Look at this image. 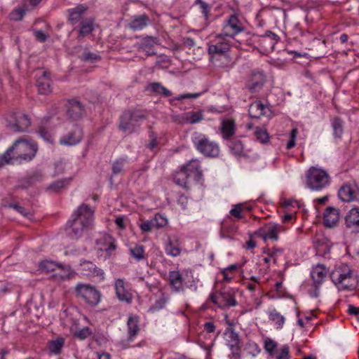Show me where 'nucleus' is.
<instances>
[{
  "label": "nucleus",
  "instance_id": "f3484780",
  "mask_svg": "<svg viewBox=\"0 0 359 359\" xmlns=\"http://www.w3.org/2000/svg\"><path fill=\"white\" fill-rule=\"evenodd\" d=\"M346 227L351 232H359V208H351L345 216Z\"/></svg>",
  "mask_w": 359,
  "mask_h": 359
},
{
  "label": "nucleus",
  "instance_id": "f257e3e1",
  "mask_svg": "<svg viewBox=\"0 0 359 359\" xmlns=\"http://www.w3.org/2000/svg\"><path fill=\"white\" fill-rule=\"evenodd\" d=\"M93 211L86 204L81 205L72 215L67 223L66 231L69 236L79 238L91 224Z\"/></svg>",
  "mask_w": 359,
  "mask_h": 359
},
{
  "label": "nucleus",
  "instance_id": "09e8293b",
  "mask_svg": "<svg viewBox=\"0 0 359 359\" xmlns=\"http://www.w3.org/2000/svg\"><path fill=\"white\" fill-rule=\"evenodd\" d=\"M154 226L155 228L159 229L164 227L168 224V219L165 217L163 216L160 214H156L155 216L151 219Z\"/></svg>",
  "mask_w": 359,
  "mask_h": 359
},
{
  "label": "nucleus",
  "instance_id": "338daca9",
  "mask_svg": "<svg viewBox=\"0 0 359 359\" xmlns=\"http://www.w3.org/2000/svg\"><path fill=\"white\" fill-rule=\"evenodd\" d=\"M40 136L43 138L46 141H50L51 136L50 133L43 128H40L39 130Z\"/></svg>",
  "mask_w": 359,
  "mask_h": 359
},
{
  "label": "nucleus",
  "instance_id": "c9c22d12",
  "mask_svg": "<svg viewBox=\"0 0 359 359\" xmlns=\"http://www.w3.org/2000/svg\"><path fill=\"white\" fill-rule=\"evenodd\" d=\"M169 280L170 285L176 292H179L183 288L182 276L180 271H173L169 273Z\"/></svg>",
  "mask_w": 359,
  "mask_h": 359
},
{
  "label": "nucleus",
  "instance_id": "423d86ee",
  "mask_svg": "<svg viewBox=\"0 0 359 359\" xmlns=\"http://www.w3.org/2000/svg\"><path fill=\"white\" fill-rule=\"evenodd\" d=\"M32 123L29 116L21 111H13L6 117V126L15 132H26Z\"/></svg>",
  "mask_w": 359,
  "mask_h": 359
},
{
  "label": "nucleus",
  "instance_id": "c03bdc74",
  "mask_svg": "<svg viewBox=\"0 0 359 359\" xmlns=\"http://www.w3.org/2000/svg\"><path fill=\"white\" fill-rule=\"evenodd\" d=\"M63 346L64 339L62 338H57L56 340L50 342L49 350L54 354H59Z\"/></svg>",
  "mask_w": 359,
  "mask_h": 359
},
{
  "label": "nucleus",
  "instance_id": "4c0bfd02",
  "mask_svg": "<svg viewBox=\"0 0 359 359\" xmlns=\"http://www.w3.org/2000/svg\"><path fill=\"white\" fill-rule=\"evenodd\" d=\"M280 226L276 224H269L266 227V240L271 239L277 241L278 238V233L280 231Z\"/></svg>",
  "mask_w": 359,
  "mask_h": 359
},
{
  "label": "nucleus",
  "instance_id": "6e6552de",
  "mask_svg": "<svg viewBox=\"0 0 359 359\" xmlns=\"http://www.w3.org/2000/svg\"><path fill=\"white\" fill-rule=\"evenodd\" d=\"M196 149L205 156L216 157L219 154V147L215 142L210 141L205 135L199 134L193 139Z\"/></svg>",
  "mask_w": 359,
  "mask_h": 359
},
{
  "label": "nucleus",
  "instance_id": "39448f33",
  "mask_svg": "<svg viewBox=\"0 0 359 359\" xmlns=\"http://www.w3.org/2000/svg\"><path fill=\"white\" fill-rule=\"evenodd\" d=\"M76 296L90 306H96L101 299V293L96 287L90 284L78 283L74 288Z\"/></svg>",
  "mask_w": 359,
  "mask_h": 359
},
{
  "label": "nucleus",
  "instance_id": "6ab92c4d",
  "mask_svg": "<svg viewBox=\"0 0 359 359\" xmlns=\"http://www.w3.org/2000/svg\"><path fill=\"white\" fill-rule=\"evenodd\" d=\"M352 271V269L348 264H341L337 267L330 274V278L334 284L338 286L342 283L344 279L348 277V275Z\"/></svg>",
  "mask_w": 359,
  "mask_h": 359
},
{
  "label": "nucleus",
  "instance_id": "49530a36",
  "mask_svg": "<svg viewBox=\"0 0 359 359\" xmlns=\"http://www.w3.org/2000/svg\"><path fill=\"white\" fill-rule=\"evenodd\" d=\"M243 205L241 203L236 204L231 209L229 213L231 216H233L235 219H232V222L238 220L243 218Z\"/></svg>",
  "mask_w": 359,
  "mask_h": 359
},
{
  "label": "nucleus",
  "instance_id": "de8ad7c7",
  "mask_svg": "<svg viewBox=\"0 0 359 359\" xmlns=\"http://www.w3.org/2000/svg\"><path fill=\"white\" fill-rule=\"evenodd\" d=\"M254 135L257 140L261 143H266L269 141V135L264 129L257 128L254 132Z\"/></svg>",
  "mask_w": 359,
  "mask_h": 359
},
{
  "label": "nucleus",
  "instance_id": "a211bd4d",
  "mask_svg": "<svg viewBox=\"0 0 359 359\" xmlns=\"http://www.w3.org/2000/svg\"><path fill=\"white\" fill-rule=\"evenodd\" d=\"M182 167L193 180L198 182L201 179L203 172L200 163L197 159L190 160L186 164L183 165Z\"/></svg>",
  "mask_w": 359,
  "mask_h": 359
},
{
  "label": "nucleus",
  "instance_id": "f704fd0d",
  "mask_svg": "<svg viewBox=\"0 0 359 359\" xmlns=\"http://www.w3.org/2000/svg\"><path fill=\"white\" fill-rule=\"evenodd\" d=\"M146 90L156 95H161L164 97H170L172 93L164 87L161 83L154 82L147 85Z\"/></svg>",
  "mask_w": 359,
  "mask_h": 359
},
{
  "label": "nucleus",
  "instance_id": "9d476101",
  "mask_svg": "<svg viewBox=\"0 0 359 359\" xmlns=\"http://www.w3.org/2000/svg\"><path fill=\"white\" fill-rule=\"evenodd\" d=\"M230 44L228 40L222 35H218L209 45L208 52L212 56L222 55L228 52Z\"/></svg>",
  "mask_w": 359,
  "mask_h": 359
},
{
  "label": "nucleus",
  "instance_id": "bf43d9fd",
  "mask_svg": "<svg viewBox=\"0 0 359 359\" xmlns=\"http://www.w3.org/2000/svg\"><path fill=\"white\" fill-rule=\"evenodd\" d=\"M297 135V129L293 128L290 133V140L287 142V146H286V148L287 149L292 148L295 145V139H296Z\"/></svg>",
  "mask_w": 359,
  "mask_h": 359
},
{
  "label": "nucleus",
  "instance_id": "680f3d73",
  "mask_svg": "<svg viewBox=\"0 0 359 359\" xmlns=\"http://www.w3.org/2000/svg\"><path fill=\"white\" fill-rule=\"evenodd\" d=\"M24 13L25 11L22 9L15 10L11 13V19L15 21L20 20L23 17Z\"/></svg>",
  "mask_w": 359,
  "mask_h": 359
},
{
  "label": "nucleus",
  "instance_id": "c85d7f7f",
  "mask_svg": "<svg viewBox=\"0 0 359 359\" xmlns=\"http://www.w3.org/2000/svg\"><path fill=\"white\" fill-rule=\"evenodd\" d=\"M327 275V271L323 265H317L311 271V277L313 280V284L316 290L323 283L324 278Z\"/></svg>",
  "mask_w": 359,
  "mask_h": 359
},
{
  "label": "nucleus",
  "instance_id": "ea45409f",
  "mask_svg": "<svg viewBox=\"0 0 359 359\" xmlns=\"http://www.w3.org/2000/svg\"><path fill=\"white\" fill-rule=\"evenodd\" d=\"M332 127L333 129V135L336 138H340L344 132L343 122L338 118L335 117L332 121Z\"/></svg>",
  "mask_w": 359,
  "mask_h": 359
},
{
  "label": "nucleus",
  "instance_id": "774afa93",
  "mask_svg": "<svg viewBox=\"0 0 359 359\" xmlns=\"http://www.w3.org/2000/svg\"><path fill=\"white\" fill-rule=\"evenodd\" d=\"M95 357L92 358V359H111V356L109 353L103 352V353H95Z\"/></svg>",
  "mask_w": 359,
  "mask_h": 359
},
{
  "label": "nucleus",
  "instance_id": "e433bc0d",
  "mask_svg": "<svg viewBox=\"0 0 359 359\" xmlns=\"http://www.w3.org/2000/svg\"><path fill=\"white\" fill-rule=\"evenodd\" d=\"M219 304L220 308H226L231 306H235L237 305V302L235 297L229 292H221L219 294Z\"/></svg>",
  "mask_w": 359,
  "mask_h": 359
},
{
  "label": "nucleus",
  "instance_id": "c756f323",
  "mask_svg": "<svg viewBox=\"0 0 359 359\" xmlns=\"http://www.w3.org/2000/svg\"><path fill=\"white\" fill-rule=\"evenodd\" d=\"M228 219H231V216H227L226 219L223 220L221 224L220 236L223 238H231L237 231V226Z\"/></svg>",
  "mask_w": 359,
  "mask_h": 359
},
{
  "label": "nucleus",
  "instance_id": "13d9d810",
  "mask_svg": "<svg viewBox=\"0 0 359 359\" xmlns=\"http://www.w3.org/2000/svg\"><path fill=\"white\" fill-rule=\"evenodd\" d=\"M140 228L143 232H149L155 228L151 219L143 222L140 224Z\"/></svg>",
  "mask_w": 359,
  "mask_h": 359
},
{
  "label": "nucleus",
  "instance_id": "473e14b6",
  "mask_svg": "<svg viewBox=\"0 0 359 359\" xmlns=\"http://www.w3.org/2000/svg\"><path fill=\"white\" fill-rule=\"evenodd\" d=\"M190 180H191V177L182 166L176 171L173 177V180L177 184L185 189L189 188Z\"/></svg>",
  "mask_w": 359,
  "mask_h": 359
},
{
  "label": "nucleus",
  "instance_id": "0e129e2a",
  "mask_svg": "<svg viewBox=\"0 0 359 359\" xmlns=\"http://www.w3.org/2000/svg\"><path fill=\"white\" fill-rule=\"evenodd\" d=\"M289 347L287 346H283L280 350L279 355L277 357V359H289Z\"/></svg>",
  "mask_w": 359,
  "mask_h": 359
},
{
  "label": "nucleus",
  "instance_id": "72a5a7b5",
  "mask_svg": "<svg viewBox=\"0 0 359 359\" xmlns=\"http://www.w3.org/2000/svg\"><path fill=\"white\" fill-rule=\"evenodd\" d=\"M149 22V19L146 15L135 16L129 24V27L133 31L141 30Z\"/></svg>",
  "mask_w": 359,
  "mask_h": 359
},
{
  "label": "nucleus",
  "instance_id": "7ed1b4c3",
  "mask_svg": "<svg viewBox=\"0 0 359 359\" xmlns=\"http://www.w3.org/2000/svg\"><path fill=\"white\" fill-rule=\"evenodd\" d=\"M239 37L240 39L238 41L240 43H243L248 46H252L257 42L259 48L266 53L273 51L275 45L280 39L277 34L271 31H266L263 35H255L249 32H244Z\"/></svg>",
  "mask_w": 359,
  "mask_h": 359
},
{
  "label": "nucleus",
  "instance_id": "a19ab883",
  "mask_svg": "<svg viewBox=\"0 0 359 359\" xmlns=\"http://www.w3.org/2000/svg\"><path fill=\"white\" fill-rule=\"evenodd\" d=\"M130 255L137 261H141L145 258L144 246L142 245H136L133 248H130Z\"/></svg>",
  "mask_w": 359,
  "mask_h": 359
},
{
  "label": "nucleus",
  "instance_id": "69168bd1",
  "mask_svg": "<svg viewBox=\"0 0 359 359\" xmlns=\"http://www.w3.org/2000/svg\"><path fill=\"white\" fill-rule=\"evenodd\" d=\"M203 327H204V329L205 330L208 332V333H212L215 331V325L214 324L213 322H211V321H209V322H206L204 325H203Z\"/></svg>",
  "mask_w": 359,
  "mask_h": 359
},
{
  "label": "nucleus",
  "instance_id": "7c9ffc66",
  "mask_svg": "<svg viewBox=\"0 0 359 359\" xmlns=\"http://www.w3.org/2000/svg\"><path fill=\"white\" fill-rule=\"evenodd\" d=\"M358 276L354 275L352 271L337 287L340 290H353L358 287Z\"/></svg>",
  "mask_w": 359,
  "mask_h": 359
},
{
  "label": "nucleus",
  "instance_id": "9b49d317",
  "mask_svg": "<svg viewBox=\"0 0 359 359\" xmlns=\"http://www.w3.org/2000/svg\"><path fill=\"white\" fill-rule=\"evenodd\" d=\"M244 29L243 24L236 15H231L223 27V34L226 36L234 38Z\"/></svg>",
  "mask_w": 359,
  "mask_h": 359
},
{
  "label": "nucleus",
  "instance_id": "f8f14e48",
  "mask_svg": "<svg viewBox=\"0 0 359 359\" xmlns=\"http://www.w3.org/2000/svg\"><path fill=\"white\" fill-rule=\"evenodd\" d=\"M79 270L83 276L96 277L100 280H103L104 278L103 271L97 268L95 264L90 261H81Z\"/></svg>",
  "mask_w": 359,
  "mask_h": 359
},
{
  "label": "nucleus",
  "instance_id": "cd10ccee",
  "mask_svg": "<svg viewBox=\"0 0 359 359\" xmlns=\"http://www.w3.org/2000/svg\"><path fill=\"white\" fill-rule=\"evenodd\" d=\"M116 293L120 301H125L130 303L132 300L131 294L125 288V283L123 279H118L115 282Z\"/></svg>",
  "mask_w": 359,
  "mask_h": 359
},
{
  "label": "nucleus",
  "instance_id": "5fc2aeb1",
  "mask_svg": "<svg viewBox=\"0 0 359 359\" xmlns=\"http://www.w3.org/2000/svg\"><path fill=\"white\" fill-rule=\"evenodd\" d=\"M276 346H277L276 342L274 341L273 340H272L271 339L266 338L264 340V349L270 355L273 353V351L276 349Z\"/></svg>",
  "mask_w": 359,
  "mask_h": 359
},
{
  "label": "nucleus",
  "instance_id": "4468645a",
  "mask_svg": "<svg viewBox=\"0 0 359 359\" xmlns=\"http://www.w3.org/2000/svg\"><path fill=\"white\" fill-rule=\"evenodd\" d=\"M98 250L111 255L116 249L115 239L109 234L104 233L96 240Z\"/></svg>",
  "mask_w": 359,
  "mask_h": 359
},
{
  "label": "nucleus",
  "instance_id": "bb28decb",
  "mask_svg": "<svg viewBox=\"0 0 359 359\" xmlns=\"http://www.w3.org/2000/svg\"><path fill=\"white\" fill-rule=\"evenodd\" d=\"M67 113L70 118L76 120L80 118L83 114V106L77 100H70L67 106Z\"/></svg>",
  "mask_w": 359,
  "mask_h": 359
},
{
  "label": "nucleus",
  "instance_id": "4be33fe9",
  "mask_svg": "<svg viewBox=\"0 0 359 359\" xmlns=\"http://www.w3.org/2000/svg\"><path fill=\"white\" fill-rule=\"evenodd\" d=\"M51 80L49 72L43 71L36 79V86L41 95H48L51 92Z\"/></svg>",
  "mask_w": 359,
  "mask_h": 359
},
{
  "label": "nucleus",
  "instance_id": "8fccbe9b",
  "mask_svg": "<svg viewBox=\"0 0 359 359\" xmlns=\"http://www.w3.org/2000/svg\"><path fill=\"white\" fill-rule=\"evenodd\" d=\"M230 148L232 153L235 155L238 156L244 155V146L241 141L236 140L232 142Z\"/></svg>",
  "mask_w": 359,
  "mask_h": 359
},
{
  "label": "nucleus",
  "instance_id": "58836bf2",
  "mask_svg": "<svg viewBox=\"0 0 359 359\" xmlns=\"http://www.w3.org/2000/svg\"><path fill=\"white\" fill-rule=\"evenodd\" d=\"M93 31V22L92 20H88L84 22H82L81 28L79 32V39H81L89 34H90Z\"/></svg>",
  "mask_w": 359,
  "mask_h": 359
},
{
  "label": "nucleus",
  "instance_id": "37998d69",
  "mask_svg": "<svg viewBox=\"0 0 359 359\" xmlns=\"http://www.w3.org/2000/svg\"><path fill=\"white\" fill-rule=\"evenodd\" d=\"M127 161L124 158L116 160L112 165V172L114 175H121L123 173L124 166Z\"/></svg>",
  "mask_w": 359,
  "mask_h": 359
},
{
  "label": "nucleus",
  "instance_id": "4d7b16f0",
  "mask_svg": "<svg viewBox=\"0 0 359 359\" xmlns=\"http://www.w3.org/2000/svg\"><path fill=\"white\" fill-rule=\"evenodd\" d=\"M81 59L83 61H94L100 59V56L96 53L85 50L81 55Z\"/></svg>",
  "mask_w": 359,
  "mask_h": 359
},
{
  "label": "nucleus",
  "instance_id": "603ef678",
  "mask_svg": "<svg viewBox=\"0 0 359 359\" xmlns=\"http://www.w3.org/2000/svg\"><path fill=\"white\" fill-rule=\"evenodd\" d=\"M8 207L15 209L26 218H30L32 216L31 211L20 206L18 203H9Z\"/></svg>",
  "mask_w": 359,
  "mask_h": 359
},
{
  "label": "nucleus",
  "instance_id": "e2e57ef3",
  "mask_svg": "<svg viewBox=\"0 0 359 359\" xmlns=\"http://www.w3.org/2000/svg\"><path fill=\"white\" fill-rule=\"evenodd\" d=\"M34 36L36 38V39L40 42H44L49 37V36L42 30L35 31Z\"/></svg>",
  "mask_w": 359,
  "mask_h": 359
},
{
  "label": "nucleus",
  "instance_id": "20e7f679",
  "mask_svg": "<svg viewBox=\"0 0 359 359\" xmlns=\"http://www.w3.org/2000/svg\"><path fill=\"white\" fill-rule=\"evenodd\" d=\"M330 182V177L326 170L316 167H311L306 172V185L313 191H319L327 187Z\"/></svg>",
  "mask_w": 359,
  "mask_h": 359
},
{
  "label": "nucleus",
  "instance_id": "3c124183",
  "mask_svg": "<svg viewBox=\"0 0 359 359\" xmlns=\"http://www.w3.org/2000/svg\"><path fill=\"white\" fill-rule=\"evenodd\" d=\"M69 183V179H62L57 180L49 185L48 189L53 191H58L61 189L66 187Z\"/></svg>",
  "mask_w": 359,
  "mask_h": 359
},
{
  "label": "nucleus",
  "instance_id": "412c9836",
  "mask_svg": "<svg viewBox=\"0 0 359 359\" xmlns=\"http://www.w3.org/2000/svg\"><path fill=\"white\" fill-rule=\"evenodd\" d=\"M39 268L42 271L50 272L55 271L56 269H60L64 271L65 274L62 276V278H69L70 275L71 269L69 266H63L61 264H57L52 261H43L39 264Z\"/></svg>",
  "mask_w": 359,
  "mask_h": 359
},
{
  "label": "nucleus",
  "instance_id": "f03ea898",
  "mask_svg": "<svg viewBox=\"0 0 359 359\" xmlns=\"http://www.w3.org/2000/svg\"><path fill=\"white\" fill-rule=\"evenodd\" d=\"M38 150L36 144L26 138H19L4 154V158L9 163L12 160L31 161Z\"/></svg>",
  "mask_w": 359,
  "mask_h": 359
},
{
  "label": "nucleus",
  "instance_id": "1a4fd4ad",
  "mask_svg": "<svg viewBox=\"0 0 359 359\" xmlns=\"http://www.w3.org/2000/svg\"><path fill=\"white\" fill-rule=\"evenodd\" d=\"M339 198L344 202L359 201V187L355 183L344 184L338 191Z\"/></svg>",
  "mask_w": 359,
  "mask_h": 359
},
{
  "label": "nucleus",
  "instance_id": "2f4dec72",
  "mask_svg": "<svg viewBox=\"0 0 359 359\" xmlns=\"http://www.w3.org/2000/svg\"><path fill=\"white\" fill-rule=\"evenodd\" d=\"M203 118V114L201 111H191L182 114L180 123L194 124L200 122Z\"/></svg>",
  "mask_w": 359,
  "mask_h": 359
},
{
  "label": "nucleus",
  "instance_id": "aec40b11",
  "mask_svg": "<svg viewBox=\"0 0 359 359\" xmlns=\"http://www.w3.org/2000/svg\"><path fill=\"white\" fill-rule=\"evenodd\" d=\"M165 251L167 255L177 257L181 253L180 239L177 236H168L165 245Z\"/></svg>",
  "mask_w": 359,
  "mask_h": 359
},
{
  "label": "nucleus",
  "instance_id": "a18cd8bd",
  "mask_svg": "<svg viewBox=\"0 0 359 359\" xmlns=\"http://www.w3.org/2000/svg\"><path fill=\"white\" fill-rule=\"evenodd\" d=\"M168 299V297L165 294H162L161 297L150 307L149 311L154 312L163 309L165 306Z\"/></svg>",
  "mask_w": 359,
  "mask_h": 359
},
{
  "label": "nucleus",
  "instance_id": "052dcab7",
  "mask_svg": "<svg viewBox=\"0 0 359 359\" xmlns=\"http://www.w3.org/2000/svg\"><path fill=\"white\" fill-rule=\"evenodd\" d=\"M201 93H186L183 95H180L176 97H175V100H182L184 99H196L198 98Z\"/></svg>",
  "mask_w": 359,
  "mask_h": 359
},
{
  "label": "nucleus",
  "instance_id": "79ce46f5",
  "mask_svg": "<svg viewBox=\"0 0 359 359\" xmlns=\"http://www.w3.org/2000/svg\"><path fill=\"white\" fill-rule=\"evenodd\" d=\"M269 318L270 320L275 323L278 328H282L285 323V318L283 316L276 310H273L269 312Z\"/></svg>",
  "mask_w": 359,
  "mask_h": 359
},
{
  "label": "nucleus",
  "instance_id": "dca6fc26",
  "mask_svg": "<svg viewBox=\"0 0 359 359\" xmlns=\"http://www.w3.org/2000/svg\"><path fill=\"white\" fill-rule=\"evenodd\" d=\"M248 113L250 117L259 118L262 116H270L271 111L267 104H264L257 100L252 102L248 109Z\"/></svg>",
  "mask_w": 359,
  "mask_h": 359
},
{
  "label": "nucleus",
  "instance_id": "b1692460",
  "mask_svg": "<svg viewBox=\"0 0 359 359\" xmlns=\"http://www.w3.org/2000/svg\"><path fill=\"white\" fill-rule=\"evenodd\" d=\"M340 212L339 209L328 207L324 212V224L326 226L333 227L339 220Z\"/></svg>",
  "mask_w": 359,
  "mask_h": 359
},
{
  "label": "nucleus",
  "instance_id": "864d4df0",
  "mask_svg": "<svg viewBox=\"0 0 359 359\" xmlns=\"http://www.w3.org/2000/svg\"><path fill=\"white\" fill-rule=\"evenodd\" d=\"M195 3L200 5L201 12L204 15L205 19L208 20L209 18L210 11V5L202 0H196Z\"/></svg>",
  "mask_w": 359,
  "mask_h": 359
},
{
  "label": "nucleus",
  "instance_id": "6e6d98bb",
  "mask_svg": "<svg viewBox=\"0 0 359 359\" xmlns=\"http://www.w3.org/2000/svg\"><path fill=\"white\" fill-rule=\"evenodd\" d=\"M91 330L88 327H85L74 333V336L79 339L83 340L91 334Z\"/></svg>",
  "mask_w": 359,
  "mask_h": 359
},
{
  "label": "nucleus",
  "instance_id": "2eb2a0df",
  "mask_svg": "<svg viewBox=\"0 0 359 359\" xmlns=\"http://www.w3.org/2000/svg\"><path fill=\"white\" fill-rule=\"evenodd\" d=\"M82 137V130L77 126H74L72 129L60 140V143L67 146L75 145L81 140Z\"/></svg>",
  "mask_w": 359,
  "mask_h": 359
},
{
  "label": "nucleus",
  "instance_id": "393cba45",
  "mask_svg": "<svg viewBox=\"0 0 359 359\" xmlns=\"http://www.w3.org/2000/svg\"><path fill=\"white\" fill-rule=\"evenodd\" d=\"M87 10L88 7L83 4H79L75 8L68 9L67 12L69 13V21L72 25L78 23L83 19Z\"/></svg>",
  "mask_w": 359,
  "mask_h": 359
},
{
  "label": "nucleus",
  "instance_id": "0eeeda50",
  "mask_svg": "<svg viewBox=\"0 0 359 359\" xmlns=\"http://www.w3.org/2000/svg\"><path fill=\"white\" fill-rule=\"evenodd\" d=\"M145 118V115L141 111H125L120 118L119 128L124 132L132 133Z\"/></svg>",
  "mask_w": 359,
  "mask_h": 359
},
{
  "label": "nucleus",
  "instance_id": "a878e982",
  "mask_svg": "<svg viewBox=\"0 0 359 359\" xmlns=\"http://www.w3.org/2000/svg\"><path fill=\"white\" fill-rule=\"evenodd\" d=\"M219 130L224 139L229 140L235 134L236 123L234 120L230 118L222 120Z\"/></svg>",
  "mask_w": 359,
  "mask_h": 359
},
{
  "label": "nucleus",
  "instance_id": "5701e85b",
  "mask_svg": "<svg viewBox=\"0 0 359 359\" xmlns=\"http://www.w3.org/2000/svg\"><path fill=\"white\" fill-rule=\"evenodd\" d=\"M140 318L135 315H130L127 321L128 335L130 341H134L138 334L140 328Z\"/></svg>",
  "mask_w": 359,
  "mask_h": 359
},
{
  "label": "nucleus",
  "instance_id": "ddd939ff",
  "mask_svg": "<svg viewBox=\"0 0 359 359\" xmlns=\"http://www.w3.org/2000/svg\"><path fill=\"white\" fill-rule=\"evenodd\" d=\"M266 82V77L262 72H253L246 83V88L251 93L260 91Z\"/></svg>",
  "mask_w": 359,
  "mask_h": 359
}]
</instances>
